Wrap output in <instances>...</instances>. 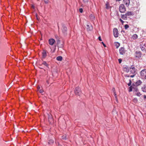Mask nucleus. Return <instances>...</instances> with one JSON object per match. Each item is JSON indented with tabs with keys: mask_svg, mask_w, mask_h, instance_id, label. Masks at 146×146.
<instances>
[{
	"mask_svg": "<svg viewBox=\"0 0 146 146\" xmlns=\"http://www.w3.org/2000/svg\"><path fill=\"white\" fill-rule=\"evenodd\" d=\"M74 91L75 95L77 96H80L82 94L81 89L79 87H76Z\"/></svg>",
	"mask_w": 146,
	"mask_h": 146,
	"instance_id": "1",
	"label": "nucleus"
},
{
	"mask_svg": "<svg viewBox=\"0 0 146 146\" xmlns=\"http://www.w3.org/2000/svg\"><path fill=\"white\" fill-rule=\"evenodd\" d=\"M140 76L142 79H146V69L142 70L140 72Z\"/></svg>",
	"mask_w": 146,
	"mask_h": 146,
	"instance_id": "2",
	"label": "nucleus"
},
{
	"mask_svg": "<svg viewBox=\"0 0 146 146\" xmlns=\"http://www.w3.org/2000/svg\"><path fill=\"white\" fill-rule=\"evenodd\" d=\"M119 12L121 13H123L126 11V8L124 5L123 4H121L119 7Z\"/></svg>",
	"mask_w": 146,
	"mask_h": 146,
	"instance_id": "3",
	"label": "nucleus"
},
{
	"mask_svg": "<svg viewBox=\"0 0 146 146\" xmlns=\"http://www.w3.org/2000/svg\"><path fill=\"white\" fill-rule=\"evenodd\" d=\"M62 31L64 35H66L67 34V29L64 24L62 23Z\"/></svg>",
	"mask_w": 146,
	"mask_h": 146,
	"instance_id": "4",
	"label": "nucleus"
},
{
	"mask_svg": "<svg viewBox=\"0 0 146 146\" xmlns=\"http://www.w3.org/2000/svg\"><path fill=\"white\" fill-rule=\"evenodd\" d=\"M48 121L50 124L52 125L54 123V120L52 115L49 114H48Z\"/></svg>",
	"mask_w": 146,
	"mask_h": 146,
	"instance_id": "5",
	"label": "nucleus"
},
{
	"mask_svg": "<svg viewBox=\"0 0 146 146\" xmlns=\"http://www.w3.org/2000/svg\"><path fill=\"white\" fill-rule=\"evenodd\" d=\"M135 57L136 58H140L141 57L142 54L140 51H136L135 52Z\"/></svg>",
	"mask_w": 146,
	"mask_h": 146,
	"instance_id": "6",
	"label": "nucleus"
},
{
	"mask_svg": "<svg viewBox=\"0 0 146 146\" xmlns=\"http://www.w3.org/2000/svg\"><path fill=\"white\" fill-rule=\"evenodd\" d=\"M113 34L115 38H117L118 36V29L117 28H114L113 30Z\"/></svg>",
	"mask_w": 146,
	"mask_h": 146,
	"instance_id": "7",
	"label": "nucleus"
},
{
	"mask_svg": "<svg viewBox=\"0 0 146 146\" xmlns=\"http://www.w3.org/2000/svg\"><path fill=\"white\" fill-rule=\"evenodd\" d=\"M119 52L120 54L121 55H123L125 53L126 50L123 47H121L119 49Z\"/></svg>",
	"mask_w": 146,
	"mask_h": 146,
	"instance_id": "8",
	"label": "nucleus"
},
{
	"mask_svg": "<svg viewBox=\"0 0 146 146\" xmlns=\"http://www.w3.org/2000/svg\"><path fill=\"white\" fill-rule=\"evenodd\" d=\"M42 59L45 58L47 56V54H48V52H47L46 50H44L42 51Z\"/></svg>",
	"mask_w": 146,
	"mask_h": 146,
	"instance_id": "9",
	"label": "nucleus"
},
{
	"mask_svg": "<svg viewBox=\"0 0 146 146\" xmlns=\"http://www.w3.org/2000/svg\"><path fill=\"white\" fill-rule=\"evenodd\" d=\"M137 70L136 69L135 67H129V71L131 74H136V71Z\"/></svg>",
	"mask_w": 146,
	"mask_h": 146,
	"instance_id": "10",
	"label": "nucleus"
},
{
	"mask_svg": "<svg viewBox=\"0 0 146 146\" xmlns=\"http://www.w3.org/2000/svg\"><path fill=\"white\" fill-rule=\"evenodd\" d=\"M57 44L58 47L62 48L63 46V44H60V41L59 38L57 39Z\"/></svg>",
	"mask_w": 146,
	"mask_h": 146,
	"instance_id": "11",
	"label": "nucleus"
},
{
	"mask_svg": "<svg viewBox=\"0 0 146 146\" xmlns=\"http://www.w3.org/2000/svg\"><path fill=\"white\" fill-rule=\"evenodd\" d=\"M124 3L126 5V7H128L130 3V0H123Z\"/></svg>",
	"mask_w": 146,
	"mask_h": 146,
	"instance_id": "12",
	"label": "nucleus"
},
{
	"mask_svg": "<svg viewBox=\"0 0 146 146\" xmlns=\"http://www.w3.org/2000/svg\"><path fill=\"white\" fill-rule=\"evenodd\" d=\"M54 142L53 140L51 139H48V145H52Z\"/></svg>",
	"mask_w": 146,
	"mask_h": 146,
	"instance_id": "13",
	"label": "nucleus"
},
{
	"mask_svg": "<svg viewBox=\"0 0 146 146\" xmlns=\"http://www.w3.org/2000/svg\"><path fill=\"white\" fill-rule=\"evenodd\" d=\"M55 42V40L53 38H50L49 40V43L50 45H52Z\"/></svg>",
	"mask_w": 146,
	"mask_h": 146,
	"instance_id": "14",
	"label": "nucleus"
},
{
	"mask_svg": "<svg viewBox=\"0 0 146 146\" xmlns=\"http://www.w3.org/2000/svg\"><path fill=\"white\" fill-rule=\"evenodd\" d=\"M124 70L127 73H128L129 71V68L127 66H125V67H123Z\"/></svg>",
	"mask_w": 146,
	"mask_h": 146,
	"instance_id": "15",
	"label": "nucleus"
},
{
	"mask_svg": "<svg viewBox=\"0 0 146 146\" xmlns=\"http://www.w3.org/2000/svg\"><path fill=\"white\" fill-rule=\"evenodd\" d=\"M142 83V82L140 80H137L135 82V85L136 86H138L140 85Z\"/></svg>",
	"mask_w": 146,
	"mask_h": 146,
	"instance_id": "16",
	"label": "nucleus"
},
{
	"mask_svg": "<svg viewBox=\"0 0 146 146\" xmlns=\"http://www.w3.org/2000/svg\"><path fill=\"white\" fill-rule=\"evenodd\" d=\"M141 90L143 92H146V84L141 88Z\"/></svg>",
	"mask_w": 146,
	"mask_h": 146,
	"instance_id": "17",
	"label": "nucleus"
},
{
	"mask_svg": "<svg viewBox=\"0 0 146 146\" xmlns=\"http://www.w3.org/2000/svg\"><path fill=\"white\" fill-rule=\"evenodd\" d=\"M92 29V27L91 25L90 26L89 25H87V29L88 31H91Z\"/></svg>",
	"mask_w": 146,
	"mask_h": 146,
	"instance_id": "18",
	"label": "nucleus"
},
{
	"mask_svg": "<svg viewBox=\"0 0 146 146\" xmlns=\"http://www.w3.org/2000/svg\"><path fill=\"white\" fill-rule=\"evenodd\" d=\"M90 17L91 20L92 21H94L95 20V16L92 14L90 15Z\"/></svg>",
	"mask_w": 146,
	"mask_h": 146,
	"instance_id": "19",
	"label": "nucleus"
},
{
	"mask_svg": "<svg viewBox=\"0 0 146 146\" xmlns=\"http://www.w3.org/2000/svg\"><path fill=\"white\" fill-rule=\"evenodd\" d=\"M127 16H129L131 15H133V14L131 11L127 12L125 13Z\"/></svg>",
	"mask_w": 146,
	"mask_h": 146,
	"instance_id": "20",
	"label": "nucleus"
},
{
	"mask_svg": "<svg viewBox=\"0 0 146 146\" xmlns=\"http://www.w3.org/2000/svg\"><path fill=\"white\" fill-rule=\"evenodd\" d=\"M121 18L123 20H126L127 19V15L125 14V15H121Z\"/></svg>",
	"mask_w": 146,
	"mask_h": 146,
	"instance_id": "21",
	"label": "nucleus"
},
{
	"mask_svg": "<svg viewBox=\"0 0 146 146\" xmlns=\"http://www.w3.org/2000/svg\"><path fill=\"white\" fill-rule=\"evenodd\" d=\"M42 64L44 65L47 67L49 68V64L46 63V61H43Z\"/></svg>",
	"mask_w": 146,
	"mask_h": 146,
	"instance_id": "22",
	"label": "nucleus"
},
{
	"mask_svg": "<svg viewBox=\"0 0 146 146\" xmlns=\"http://www.w3.org/2000/svg\"><path fill=\"white\" fill-rule=\"evenodd\" d=\"M138 37L137 35L136 34L133 35L132 36V38L133 39H137Z\"/></svg>",
	"mask_w": 146,
	"mask_h": 146,
	"instance_id": "23",
	"label": "nucleus"
},
{
	"mask_svg": "<svg viewBox=\"0 0 146 146\" xmlns=\"http://www.w3.org/2000/svg\"><path fill=\"white\" fill-rule=\"evenodd\" d=\"M56 59L57 60L61 61L62 59V56H59L56 57Z\"/></svg>",
	"mask_w": 146,
	"mask_h": 146,
	"instance_id": "24",
	"label": "nucleus"
},
{
	"mask_svg": "<svg viewBox=\"0 0 146 146\" xmlns=\"http://www.w3.org/2000/svg\"><path fill=\"white\" fill-rule=\"evenodd\" d=\"M115 46H116V48L117 49L120 46V44L119 42H115Z\"/></svg>",
	"mask_w": 146,
	"mask_h": 146,
	"instance_id": "25",
	"label": "nucleus"
},
{
	"mask_svg": "<svg viewBox=\"0 0 146 146\" xmlns=\"http://www.w3.org/2000/svg\"><path fill=\"white\" fill-rule=\"evenodd\" d=\"M134 87H132V86H130L129 88L128 92H132L133 89Z\"/></svg>",
	"mask_w": 146,
	"mask_h": 146,
	"instance_id": "26",
	"label": "nucleus"
},
{
	"mask_svg": "<svg viewBox=\"0 0 146 146\" xmlns=\"http://www.w3.org/2000/svg\"><path fill=\"white\" fill-rule=\"evenodd\" d=\"M55 144L56 145V146H62L60 144L59 142L56 141Z\"/></svg>",
	"mask_w": 146,
	"mask_h": 146,
	"instance_id": "27",
	"label": "nucleus"
},
{
	"mask_svg": "<svg viewBox=\"0 0 146 146\" xmlns=\"http://www.w3.org/2000/svg\"><path fill=\"white\" fill-rule=\"evenodd\" d=\"M138 100L137 98H135L133 100V102L135 103H136L137 102Z\"/></svg>",
	"mask_w": 146,
	"mask_h": 146,
	"instance_id": "28",
	"label": "nucleus"
},
{
	"mask_svg": "<svg viewBox=\"0 0 146 146\" xmlns=\"http://www.w3.org/2000/svg\"><path fill=\"white\" fill-rule=\"evenodd\" d=\"M62 138L64 140H66V135H64L62 136Z\"/></svg>",
	"mask_w": 146,
	"mask_h": 146,
	"instance_id": "29",
	"label": "nucleus"
},
{
	"mask_svg": "<svg viewBox=\"0 0 146 146\" xmlns=\"http://www.w3.org/2000/svg\"><path fill=\"white\" fill-rule=\"evenodd\" d=\"M129 27V26L128 25L126 24L124 26L125 29H127Z\"/></svg>",
	"mask_w": 146,
	"mask_h": 146,
	"instance_id": "30",
	"label": "nucleus"
},
{
	"mask_svg": "<svg viewBox=\"0 0 146 146\" xmlns=\"http://www.w3.org/2000/svg\"><path fill=\"white\" fill-rule=\"evenodd\" d=\"M133 89L135 90V91L136 92H137L138 91V88L137 87H134L133 88Z\"/></svg>",
	"mask_w": 146,
	"mask_h": 146,
	"instance_id": "31",
	"label": "nucleus"
},
{
	"mask_svg": "<svg viewBox=\"0 0 146 146\" xmlns=\"http://www.w3.org/2000/svg\"><path fill=\"white\" fill-rule=\"evenodd\" d=\"M137 92V94H136V95L137 96L140 97L141 95V94L138 91Z\"/></svg>",
	"mask_w": 146,
	"mask_h": 146,
	"instance_id": "32",
	"label": "nucleus"
},
{
	"mask_svg": "<svg viewBox=\"0 0 146 146\" xmlns=\"http://www.w3.org/2000/svg\"><path fill=\"white\" fill-rule=\"evenodd\" d=\"M131 80H129V82L127 84L128 86H130L131 84Z\"/></svg>",
	"mask_w": 146,
	"mask_h": 146,
	"instance_id": "33",
	"label": "nucleus"
},
{
	"mask_svg": "<svg viewBox=\"0 0 146 146\" xmlns=\"http://www.w3.org/2000/svg\"><path fill=\"white\" fill-rule=\"evenodd\" d=\"M79 12L81 13H82L83 11V9L82 8H80L79 9Z\"/></svg>",
	"mask_w": 146,
	"mask_h": 146,
	"instance_id": "34",
	"label": "nucleus"
},
{
	"mask_svg": "<svg viewBox=\"0 0 146 146\" xmlns=\"http://www.w3.org/2000/svg\"><path fill=\"white\" fill-rule=\"evenodd\" d=\"M83 1L84 3H87L88 2V0H83Z\"/></svg>",
	"mask_w": 146,
	"mask_h": 146,
	"instance_id": "35",
	"label": "nucleus"
},
{
	"mask_svg": "<svg viewBox=\"0 0 146 146\" xmlns=\"http://www.w3.org/2000/svg\"><path fill=\"white\" fill-rule=\"evenodd\" d=\"M44 1L45 4H47L49 1V0H44Z\"/></svg>",
	"mask_w": 146,
	"mask_h": 146,
	"instance_id": "36",
	"label": "nucleus"
},
{
	"mask_svg": "<svg viewBox=\"0 0 146 146\" xmlns=\"http://www.w3.org/2000/svg\"><path fill=\"white\" fill-rule=\"evenodd\" d=\"M119 21L121 22L122 24H123L124 23V21L122 20L121 18L119 19Z\"/></svg>",
	"mask_w": 146,
	"mask_h": 146,
	"instance_id": "37",
	"label": "nucleus"
},
{
	"mask_svg": "<svg viewBox=\"0 0 146 146\" xmlns=\"http://www.w3.org/2000/svg\"><path fill=\"white\" fill-rule=\"evenodd\" d=\"M118 60L119 63V64L121 63V62H122V59L121 58H120V59H118Z\"/></svg>",
	"mask_w": 146,
	"mask_h": 146,
	"instance_id": "38",
	"label": "nucleus"
},
{
	"mask_svg": "<svg viewBox=\"0 0 146 146\" xmlns=\"http://www.w3.org/2000/svg\"><path fill=\"white\" fill-rule=\"evenodd\" d=\"M133 74V75H131L130 76L131 78L134 77V76H135V75L136 74Z\"/></svg>",
	"mask_w": 146,
	"mask_h": 146,
	"instance_id": "39",
	"label": "nucleus"
},
{
	"mask_svg": "<svg viewBox=\"0 0 146 146\" xmlns=\"http://www.w3.org/2000/svg\"><path fill=\"white\" fill-rule=\"evenodd\" d=\"M101 43L104 47H106V44L103 42H102Z\"/></svg>",
	"mask_w": 146,
	"mask_h": 146,
	"instance_id": "40",
	"label": "nucleus"
},
{
	"mask_svg": "<svg viewBox=\"0 0 146 146\" xmlns=\"http://www.w3.org/2000/svg\"><path fill=\"white\" fill-rule=\"evenodd\" d=\"M44 91V90L42 89H40L39 90V92L40 93H42Z\"/></svg>",
	"mask_w": 146,
	"mask_h": 146,
	"instance_id": "41",
	"label": "nucleus"
},
{
	"mask_svg": "<svg viewBox=\"0 0 146 146\" xmlns=\"http://www.w3.org/2000/svg\"><path fill=\"white\" fill-rule=\"evenodd\" d=\"M98 40L99 41H101L102 40V39L101 38L100 36H99L98 38Z\"/></svg>",
	"mask_w": 146,
	"mask_h": 146,
	"instance_id": "42",
	"label": "nucleus"
},
{
	"mask_svg": "<svg viewBox=\"0 0 146 146\" xmlns=\"http://www.w3.org/2000/svg\"><path fill=\"white\" fill-rule=\"evenodd\" d=\"M39 65L40 66H38V67L40 68V69H43V68H42L41 66H42V64H39Z\"/></svg>",
	"mask_w": 146,
	"mask_h": 146,
	"instance_id": "43",
	"label": "nucleus"
},
{
	"mask_svg": "<svg viewBox=\"0 0 146 146\" xmlns=\"http://www.w3.org/2000/svg\"><path fill=\"white\" fill-rule=\"evenodd\" d=\"M112 90L113 92V93L114 92H115V88H113L112 89Z\"/></svg>",
	"mask_w": 146,
	"mask_h": 146,
	"instance_id": "44",
	"label": "nucleus"
},
{
	"mask_svg": "<svg viewBox=\"0 0 146 146\" xmlns=\"http://www.w3.org/2000/svg\"><path fill=\"white\" fill-rule=\"evenodd\" d=\"M113 94H114V95L115 96V97H117V94L116 93V92H114L113 93Z\"/></svg>",
	"mask_w": 146,
	"mask_h": 146,
	"instance_id": "45",
	"label": "nucleus"
},
{
	"mask_svg": "<svg viewBox=\"0 0 146 146\" xmlns=\"http://www.w3.org/2000/svg\"><path fill=\"white\" fill-rule=\"evenodd\" d=\"M131 86H132V87H134V86H135V85L134 83H132Z\"/></svg>",
	"mask_w": 146,
	"mask_h": 146,
	"instance_id": "46",
	"label": "nucleus"
},
{
	"mask_svg": "<svg viewBox=\"0 0 146 146\" xmlns=\"http://www.w3.org/2000/svg\"><path fill=\"white\" fill-rule=\"evenodd\" d=\"M106 8L108 9H109V8H108V5L107 4H106Z\"/></svg>",
	"mask_w": 146,
	"mask_h": 146,
	"instance_id": "47",
	"label": "nucleus"
},
{
	"mask_svg": "<svg viewBox=\"0 0 146 146\" xmlns=\"http://www.w3.org/2000/svg\"><path fill=\"white\" fill-rule=\"evenodd\" d=\"M115 100H116V101H118V99H117V97H115Z\"/></svg>",
	"mask_w": 146,
	"mask_h": 146,
	"instance_id": "48",
	"label": "nucleus"
},
{
	"mask_svg": "<svg viewBox=\"0 0 146 146\" xmlns=\"http://www.w3.org/2000/svg\"><path fill=\"white\" fill-rule=\"evenodd\" d=\"M40 87L39 86H38L37 89L38 90H39L40 89Z\"/></svg>",
	"mask_w": 146,
	"mask_h": 146,
	"instance_id": "49",
	"label": "nucleus"
},
{
	"mask_svg": "<svg viewBox=\"0 0 146 146\" xmlns=\"http://www.w3.org/2000/svg\"><path fill=\"white\" fill-rule=\"evenodd\" d=\"M143 97L144 99H146V95H144Z\"/></svg>",
	"mask_w": 146,
	"mask_h": 146,
	"instance_id": "50",
	"label": "nucleus"
},
{
	"mask_svg": "<svg viewBox=\"0 0 146 146\" xmlns=\"http://www.w3.org/2000/svg\"><path fill=\"white\" fill-rule=\"evenodd\" d=\"M130 67H135V66H134V65H132Z\"/></svg>",
	"mask_w": 146,
	"mask_h": 146,
	"instance_id": "51",
	"label": "nucleus"
},
{
	"mask_svg": "<svg viewBox=\"0 0 146 146\" xmlns=\"http://www.w3.org/2000/svg\"><path fill=\"white\" fill-rule=\"evenodd\" d=\"M141 49L142 50H143V49H144V48L143 47H142V48H141Z\"/></svg>",
	"mask_w": 146,
	"mask_h": 146,
	"instance_id": "52",
	"label": "nucleus"
},
{
	"mask_svg": "<svg viewBox=\"0 0 146 146\" xmlns=\"http://www.w3.org/2000/svg\"><path fill=\"white\" fill-rule=\"evenodd\" d=\"M121 0H116V1H121Z\"/></svg>",
	"mask_w": 146,
	"mask_h": 146,
	"instance_id": "53",
	"label": "nucleus"
},
{
	"mask_svg": "<svg viewBox=\"0 0 146 146\" xmlns=\"http://www.w3.org/2000/svg\"><path fill=\"white\" fill-rule=\"evenodd\" d=\"M36 17L37 18V19H38V18L37 17V15L36 14Z\"/></svg>",
	"mask_w": 146,
	"mask_h": 146,
	"instance_id": "54",
	"label": "nucleus"
},
{
	"mask_svg": "<svg viewBox=\"0 0 146 146\" xmlns=\"http://www.w3.org/2000/svg\"><path fill=\"white\" fill-rule=\"evenodd\" d=\"M123 32L124 33H125V31H121V32Z\"/></svg>",
	"mask_w": 146,
	"mask_h": 146,
	"instance_id": "55",
	"label": "nucleus"
},
{
	"mask_svg": "<svg viewBox=\"0 0 146 146\" xmlns=\"http://www.w3.org/2000/svg\"><path fill=\"white\" fill-rule=\"evenodd\" d=\"M32 7L33 8H34L35 7L33 5Z\"/></svg>",
	"mask_w": 146,
	"mask_h": 146,
	"instance_id": "56",
	"label": "nucleus"
},
{
	"mask_svg": "<svg viewBox=\"0 0 146 146\" xmlns=\"http://www.w3.org/2000/svg\"><path fill=\"white\" fill-rule=\"evenodd\" d=\"M127 77H129V76H127Z\"/></svg>",
	"mask_w": 146,
	"mask_h": 146,
	"instance_id": "57",
	"label": "nucleus"
},
{
	"mask_svg": "<svg viewBox=\"0 0 146 146\" xmlns=\"http://www.w3.org/2000/svg\"><path fill=\"white\" fill-rule=\"evenodd\" d=\"M47 83H48V81H47Z\"/></svg>",
	"mask_w": 146,
	"mask_h": 146,
	"instance_id": "58",
	"label": "nucleus"
}]
</instances>
